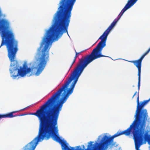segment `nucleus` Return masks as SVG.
I'll list each match as a JSON object with an SVG mask.
<instances>
[{"instance_id":"obj_13","label":"nucleus","mask_w":150,"mask_h":150,"mask_svg":"<svg viewBox=\"0 0 150 150\" xmlns=\"http://www.w3.org/2000/svg\"><path fill=\"white\" fill-rule=\"evenodd\" d=\"M79 146H77V147L79 148Z\"/></svg>"},{"instance_id":"obj_7","label":"nucleus","mask_w":150,"mask_h":150,"mask_svg":"<svg viewBox=\"0 0 150 150\" xmlns=\"http://www.w3.org/2000/svg\"><path fill=\"white\" fill-rule=\"evenodd\" d=\"M18 112V111H14L12 112H10L7 114L5 115H0V119L1 118H12L15 117H17L18 116V115H14L13 114V113H15Z\"/></svg>"},{"instance_id":"obj_1","label":"nucleus","mask_w":150,"mask_h":150,"mask_svg":"<svg viewBox=\"0 0 150 150\" xmlns=\"http://www.w3.org/2000/svg\"><path fill=\"white\" fill-rule=\"evenodd\" d=\"M76 0H62L60 2L61 5L53 17V24L47 31L37 50L40 56L37 64L36 76H38L42 72L49 60L50 45L56 38L61 37L64 33L67 32L68 34L71 11Z\"/></svg>"},{"instance_id":"obj_6","label":"nucleus","mask_w":150,"mask_h":150,"mask_svg":"<svg viewBox=\"0 0 150 150\" xmlns=\"http://www.w3.org/2000/svg\"><path fill=\"white\" fill-rule=\"evenodd\" d=\"M129 62L132 63L138 68V89L139 90L140 86V80H141V66L142 62L137 60L134 61H128Z\"/></svg>"},{"instance_id":"obj_8","label":"nucleus","mask_w":150,"mask_h":150,"mask_svg":"<svg viewBox=\"0 0 150 150\" xmlns=\"http://www.w3.org/2000/svg\"><path fill=\"white\" fill-rule=\"evenodd\" d=\"M75 50L76 53V55L74 58V59L73 60V62L72 63L71 66H72L74 63L76 61V58H77V57H78V56L79 55H80L81 53H83L84 52V51H82L80 52H76V51Z\"/></svg>"},{"instance_id":"obj_3","label":"nucleus","mask_w":150,"mask_h":150,"mask_svg":"<svg viewBox=\"0 0 150 150\" xmlns=\"http://www.w3.org/2000/svg\"><path fill=\"white\" fill-rule=\"evenodd\" d=\"M8 24L6 20L0 19V33L2 39L0 47L6 45L8 56L10 61L17 63V61L15 59L18 50V42L15 39L13 33L7 30Z\"/></svg>"},{"instance_id":"obj_4","label":"nucleus","mask_w":150,"mask_h":150,"mask_svg":"<svg viewBox=\"0 0 150 150\" xmlns=\"http://www.w3.org/2000/svg\"><path fill=\"white\" fill-rule=\"evenodd\" d=\"M51 137L53 139L62 145V139L57 134H38V136L31 142L23 147V150H34L39 142L42 141L45 138L48 139Z\"/></svg>"},{"instance_id":"obj_2","label":"nucleus","mask_w":150,"mask_h":150,"mask_svg":"<svg viewBox=\"0 0 150 150\" xmlns=\"http://www.w3.org/2000/svg\"><path fill=\"white\" fill-rule=\"evenodd\" d=\"M150 100V98L148 100L139 103V93L137 94V105L136 113L135 115V119L132 123L135 146H140L142 144L144 141L143 134L148 115L146 110L142 109Z\"/></svg>"},{"instance_id":"obj_10","label":"nucleus","mask_w":150,"mask_h":150,"mask_svg":"<svg viewBox=\"0 0 150 150\" xmlns=\"http://www.w3.org/2000/svg\"><path fill=\"white\" fill-rule=\"evenodd\" d=\"M145 139L147 140V141L148 142V143L150 144V135H147L146 137H145Z\"/></svg>"},{"instance_id":"obj_9","label":"nucleus","mask_w":150,"mask_h":150,"mask_svg":"<svg viewBox=\"0 0 150 150\" xmlns=\"http://www.w3.org/2000/svg\"><path fill=\"white\" fill-rule=\"evenodd\" d=\"M150 47L148 49V50L145 52L141 57L139 58V59L137 60H138V61H140L141 62H142V60L144 58V57L147 54L150 52Z\"/></svg>"},{"instance_id":"obj_11","label":"nucleus","mask_w":150,"mask_h":150,"mask_svg":"<svg viewBox=\"0 0 150 150\" xmlns=\"http://www.w3.org/2000/svg\"><path fill=\"white\" fill-rule=\"evenodd\" d=\"M137 92H135V93H134V95L133 96V97H132V98H133L134 97V96L136 95V93H137Z\"/></svg>"},{"instance_id":"obj_5","label":"nucleus","mask_w":150,"mask_h":150,"mask_svg":"<svg viewBox=\"0 0 150 150\" xmlns=\"http://www.w3.org/2000/svg\"><path fill=\"white\" fill-rule=\"evenodd\" d=\"M33 69L28 68L26 63H24L23 66L20 67L17 70V69H12L10 70L11 76L13 79H16L18 76L21 77L25 76L26 74L31 72Z\"/></svg>"},{"instance_id":"obj_12","label":"nucleus","mask_w":150,"mask_h":150,"mask_svg":"<svg viewBox=\"0 0 150 150\" xmlns=\"http://www.w3.org/2000/svg\"><path fill=\"white\" fill-rule=\"evenodd\" d=\"M15 64H13V66H14V65H15Z\"/></svg>"}]
</instances>
